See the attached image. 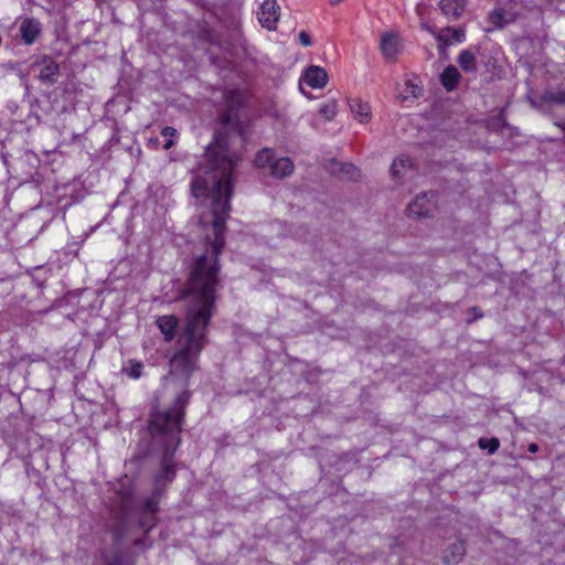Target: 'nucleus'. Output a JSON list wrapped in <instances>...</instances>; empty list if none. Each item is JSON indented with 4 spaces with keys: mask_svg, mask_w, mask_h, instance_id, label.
Listing matches in <instances>:
<instances>
[{
    "mask_svg": "<svg viewBox=\"0 0 565 565\" xmlns=\"http://www.w3.org/2000/svg\"><path fill=\"white\" fill-rule=\"evenodd\" d=\"M381 52L385 58H395L399 53V40L394 33H386L381 39Z\"/></svg>",
    "mask_w": 565,
    "mask_h": 565,
    "instance_id": "nucleus-13",
    "label": "nucleus"
},
{
    "mask_svg": "<svg viewBox=\"0 0 565 565\" xmlns=\"http://www.w3.org/2000/svg\"><path fill=\"white\" fill-rule=\"evenodd\" d=\"M341 1H342V0H330V4H331L332 7H335V6H338Z\"/></svg>",
    "mask_w": 565,
    "mask_h": 565,
    "instance_id": "nucleus-30",
    "label": "nucleus"
},
{
    "mask_svg": "<svg viewBox=\"0 0 565 565\" xmlns=\"http://www.w3.org/2000/svg\"><path fill=\"white\" fill-rule=\"evenodd\" d=\"M413 166L414 163L409 157L402 156L394 160V162L392 163L391 173L393 178L401 179L402 177H404L408 169L413 168Z\"/></svg>",
    "mask_w": 565,
    "mask_h": 565,
    "instance_id": "nucleus-18",
    "label": "nucleus"
},
{
    "mask_svg": "<svg viewBox=\"0 0 565 565\" xmlns=\"http://www.w3.org/2000/svg\"><path fill=\"white\" fill-rule=\"evenodd\" d=\"M350 109L356 120L362 124L369 122L371 119V107L361 99H351Z\"/></svg>",
    "mask_w": 565,
    "mask_h": 565,
    "instance_id": "nucleus-15",
    "label": "nucleus"
},
{
    "mask_svg": "<svg viewBox=\"0 0 565 565\" xmlns=\"http://www.w3.org/2000/svg\"><path fill=\"white\" fill-rule=\"evenodd\" d=\"M457 62L465 73L476 74L478 71L477 50L467 49L460 52Z\"/></svg>",
    "mask_w": 565,
    "mask_h": 565,
    "instance_id": "nucleus-12",
    "label": "nucleus"
},
{
    "mask_svg": "<svg viewBox=\"0 0 565 565\" xmlns=\"http://www.w3.org/2000/svg\"><path fill=\"white\" fill-rule=\"evenodd\" d=\"M438 42V50L444 53L446 49L456 43H462L466 40V29L463 26H446L437 30L436 28L424 26Z\"/></svg>",
    "mask_w": 565,
    "mask_h": 565,
    "instance_id": "nucleus-4",
    "label": "nucleus"
},
{
    "mask_svg": "<svg viewBox=\"0 0 565 565\" xmlns=\"http://www.w3.org/2000/svg\"><path fill=\"white\" fill-rule=\"evenodd\" d=\"M412 88H415V86H413ZM411 93H412V95H414V96H415V92H414V89H412V92H411Z\"/></svg>",
    "mask_w": 565,
    "mask_h": 565,
    "instance_id": "nucleus-32",
    "label": "nucleus"
},
{
    "mask_svg": "<svg viewBox=\"0 0 565 565\" xmlns=\"http://www.w3.org/2000/svg\"><path fill=\"white\" fill-rule=\"evenodd\" d=\"M467 6V0H440L439 9L449 21H457L461 18Z\"/></svg>",
    "mask_w": 565,
    "mask_h": 565,
    "instance_id": "nucleus-9",
    "label": "nucleus"
},
{
    "mask_svg": "<svg viewBox=\"0 0 565 565\" xmlns=\"http://www.w3.org/2000/svg\"><path fill=\"white\" fill-rule=\"evenodd\" d=\"M221 129L215 132L198 164L191 190L202 199L205 210L200 223L206 228L205 249L192 264L181 298L185 301V320L179 338L180 349L170 360V377L188 382L198 358L207 342V328L215 309V291L221 269L218 257L225 245L224 232L233 192L232 172L239 154L231 148L232 140L244 141V125L238 110L220 116Z\"/></svg>",
    "mask_w": 565,
    "mask_h": 565,
    "instance_id": "nucleus-1",
    "label": "nucleus"
},
{
    "mask_svg": "<svg viewBox=\"0 0 565 565\" xmlns=\"http://www.w3.org/2000/svg\"><path fill=\"white\" fill-rule=\"evenodd\" d=\"M161 135L164 136V137H170L171 138V137H174L177 135V130L173 127L166 126L164 128H162Z\"/></svg>",
    "mask_w": 565,
    "mask_h": 565,
    "instance_id": "nucleus-27",
    "label": "nucleus"
},
{
    "mask_svg": "<svg viewBox=\"0 0 565 565\" xmlns=\"http://www.w3.org/2000/svg\"><path fill=\"white\" fill-rule=\"evenodd\" d=\"M299 42L303 46H310L312 44L311 38L308 32L301 31L299 33Z\"/></svg>",
    "mask_w": 565,
    "mask_h": 565,
    "instance_id": "nucleus-26",
    "label": "nucleus"
},
{
    "mask_svg": "<svg viewBox=\"0 0 565 565\" xmlns=\"http://www.w3.org/2000/svg\"><path fill=\"white\" fill-rule=\"evenodd\" d=\"M41 34V24L33 18H25L21 21L19 26V35L22 42L26 45H31Z\"/></svg>",
    "mask_w": 565,
    "mask_h": 565,
    "instance_id": "nucleus-7",
    "label": "nucleus"
},
{
    "mask_svg": "<svg viewBox=\"0 0 565 565\" xmlns=\"http://www.w3.org/2000/svg\"><path fill=\"white\" fill-rule=\"evenodd\" d=\"M173 145H174V141H173L172 139H169V140L164 143L163 148L168 150V149H170Z\"/></svg>",
    "mask_w": 565,
    "mask_h": 565,
    "instance_id": "nucleus-29",
    "label": "nucleus"
},
{
    "mask_svg": "<svg viewBox=\"0 0 565 565\" xmlns=\"http://www.w3.org/2000/svg\"><path fill=\"white\" fill-rule=\"evenodd\" d=\"M489 20H490V22L494 26L502 28L503 26V20H504V11L502 9H498V10L492 11L489 14Z\"/></svg>",
    "mask_w": 565,
    "mask_h": 565,
    "instance_id": "nucleus-24",
    "label": "nucleus"
},
{
    "mask_svg": "<svg viewBox=\"0 0 565 565\" xmlns=\"http://www.w3.org/2000/svg\"><path fill=\"white\" fill-rule=\"evenodd\" d=\"M190 395L188 390H183L177 395L170 408L150 414L148 427L153 448L162 447L160 470L153 480V490H158L161 497H163L164 488L175 478L177 470L173 458L181 443V427Z\"/></svg>",
    "mask_w": 565,
    "mask_h": 565,
    "instance_id": "nucleus-2",
    "label": "nucleus"
},
{
    "mask_svg": "<svg viewBox=\"0 0 565 565\" xmlns=\"http://www.w3.org/2000/svg\"><path fill=\"white\" fill-rule=\"evenodd\" d=\"M542 100L556 105L565 104V89H546L542 95Z\"/></svg>",
    "mask_w": 565,
    "mask_h": 565,
    "instance_id": "nucleus-20",
    "label": "nucleus"
},
{
    "mask_svg": "<svg viewBox=\"0 0 565 565\" xmlns=\"http://www.w3.org/2000/svg\"><path fill=\"white\" fill-rule=\"evenodd\" d=\"M436 193L433 191L418 194L407 206L411 217H430L436 209Z\"/></svg>",
    "mask_w": 565,
    "mask_h": 565,
    "instance_id": "nucleus-5",
    "label": "nucleus"
},
{
    "mask_svg": "<svg viewBox=\"0 0 565 565\" xmlns=\"http://www.w3.org/2000/svg\"><path fill=\"white\" fill-rule=\"evenodd\" d=\"M274 160V151L269 148H264L257 152L255 157V166L262 170H269L270 163H273Z\"/></svg>",
    "mask_w": 565,
    "mask_h": 565,
    "instance_id": "nucleus-19",
    "label": "nucleus"
},
{
    "mask_svg": "<svg viewBox=\"0 0 565 565\" xmlns=\"http://www.w3.org/2000/svg\"><path fill=\"white\" fill-rule=\"evenodd\" d=\"M337 166H340L339 172L342 174V177L349 179V180H356L359 177V170L352 163H337Z\"/></svg>",
    "mask_w": 565,
    "mask_h": 565,
    "instance_id": "nucleus-23",
    "label": "nucleus"
},
{
    "mask_svg": "<svg viewBox=\"0 0 565 565\" xmlns=\"http://www.w3.org/2000/svg\"><path fill=\"white\" fill-rule=\"evenodd\" d=\"M465 554V542L462 540H457L444 550L441 559L448 565L458 564L462 561Z\"/></svg>",
    "mask_w": 565,
    "mask_h": 565,
    "instance_id": "nucleus-10",
    "label": "nucleus"
},
{
    "mask_svg": "<svg viewBox=\"0 0 565 565\" xmlns=\"http://www.w3.org/2000/svg\"><path fill=\"white\" fill-rule=\"evenodd\" d=\"M39 79L46 85H53L60 77V66L51 57L45 56L41 62Z\"/></svg>",
    "mask_w": 565,
    "mask_h": 565,
    "instance_id": "nucleus-8",
    "label": "nucleus"
},
{
    "mask_svg": "<svg viewBox=\"0 0 565 565\" xmlns=\"http://www.w3.org/2000/svg\"><path fill=\"white\" fill-rule=\"evenodd\" d=\"M527 450L532 454H535L539 451V445L535 443H532L529 445Z\"/></svg>",
    "mask_w": 565,
    "mask_h": 565,
    "instance_id": "nucleus-28",
    "label": "nucleus"
},
{
    "mask_svg": "<svg viewBox=\"0 0 565 565\" xmlns=\"http://www.w3.org/2000/svg\"><path fill=\"white\" fill-rule=\"evenodd\" d=\"M161 499L159 491L152 490L151 495L137 508L138 524L145 534L152 531L159 523L158 513Z\"/></svg>",
    "mask_w": 565,
    "mask_h": 565,
    "instance_id": "nucleus-3",
    "label": "nucleus"
},
{
    "mask_svg": "<svg viewBox=\"0 0 565 565\" xmlns=\"http://www.w3.org/2000/svg\"><path fill=\"white\" fill-rule=\"evenodd\" d=\"M257 15L263 28L274 31L277 28V22L280 17V7L276 0H265L260 6Z\"/></svg>",
    "mask_w": 565,
    "mask_h": 565,
    "instance_id": "nucleus-6",
    "label": "nucleus"
},
{
    "mask_svg": "<svg viewBox=\"0 0 565 565\" xmlns=\"http://www.w3.org/2000/svg\"><path fill=\"white\" fill-rule=\"evenodd\" d=\"M106 565H117L115 562L110 561V562H107Z\"/></svg>",
    "mask_w": 565,
    "mask_h": 565,
    "instance_id": "nucleus-31",
    "label": "nucleus"
},
{
    "mask_svg": "<svg viewBox=\"0 0 565 565\" xmlns=\"http://www.w3.org/2000/svg\"><path fill=\"white\" fill-rule=\"evenodd\" d=\"M459 78L460 74L457 67L454 65H448L440 75V82L448 92H451L456 88Z\"/></svg>",
    "mask_w": 565,
    "mask_h": 565,
    "instance_id": "nucleus-17",
    "label": "nucleus"
},
{
    "mask_svg": "<svg viewBox=\"0 0 565 565\" xmlns=\"http://www.w3.org/2000/svg\"><path fill=\"white\" fill-rule=\"evenodd\" d=\"M478 446L481 448V449H487L489 454H494L499 447H500V441L498 438L495 437H492V438H480L478 440Z\"/></svg>",
    "mask_w": 565,
    "mask_h": 565,
    "instance_id": "nucleus-22",
    "label": "nucleus"
},
{
    "mask_svg": "<svg viewBox=\"0 0 565 565\" xmlns=\"http://www.w3.org/2000/svg\"><path fill=\"white\" fill-rule=\"evenodd\" d=\"M294 171V163L289 158L275 159L270 163L269 174L277 179L288 177Z\"/></svg>",
    "mask_w": 565,
    "mask_h": 565,
    "instance_id": "nucleus-14",
    "label": "nucleus"
},
{
    "mask_svg": "<svg viewBox=\"0 0 565 565\" xmlns=\"http://www.w3.org/2000/svg\"><path fill=\"white\" fill-rule=\"evenodd\" d=\"M143 364L136 360H129L122 367V372L131 379H139L141 376Z\"/></svg>",
    "mask_w": 565,
    "mask_h": 565,
    "instance_id": "nucleus-21",
    "label": "nucleus"
},
{
    "mask_svg": "<svg viewBox=\"0 0 565 565\" xmlns=\"http://www.w3.org/2000/svg\"><path fill=\"white\" fill-rule=\"evenodd\" d=\"M320 114L329 120L332 119L337 114L335 104L329 103V104L323 105L320 108Z\"/></svg>",
    "mask_w": 565,
    "mask_h": 565,
    "instance_id": "nucleus-25",
    "label": "nucleus"
},
{
    "mask_svg": "<svg viewBox=\"0 0 565 565\" xmlns=\"http://www.w3.org/2000/svg\"><path fill=\"white\" fill-rule=\"evenodd\" d=\"M157 326L164 334L167 341H171L175 335L178 318L174 316H162L157 319Z\"/></svg>",
    "mask_w": 565,
    "mask_h": 565,
    "instance_id": "nucleus-16",
    "label": "nucleus"
},
{
    "mask_svg": "<svg viewBox=\"0 0 565 565\" xmlns=\"http://www.w3.org/2000/svg\"><path fill=\"white\" fill-rule=\"evenodd\" d=\"M303 79L312 88H322L327 85V71L320 66H310L307 68Z\"/></svg>",
    "mask_w": 565,
    "mask_h": 565,
    "instance_id": "nucleus-11",
    "label": "nucleus"
}]
</instances>
